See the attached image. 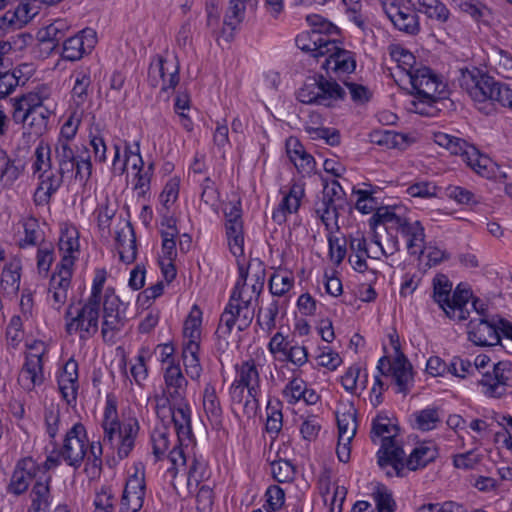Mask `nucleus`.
<instances>
[{"label": "nucleus", "mask_w": 512, "mask_h": 512, "mask_svg": "<svg viewBox=\"0 0 512 512\" xmlns=\"http://www.w3.org/2000/svg\"><path fill=\"white\" fill-rule=\"evenodd\" d=\"M460 85L476 103L477 109L485 115L495 112V102L512 110V89L488 75L480 74L479 71L462 72Z\"/></svg>", "instance_id": "obj_1"}, {"label": "nucleus", "mask_w": 512, "mask_h": 512, "mask_svg": "<svg viewBox=\"0 0 512 512\" xmlns=\"http://www.w3.org/2000/svg\"><path fill=\"white\" fill-rule=\"evenodd\" d=\"M239 278L236 282L229 303L220 317V332L221 335L231 334L232 329L237 325L239 331L247 329L253 318L254 310L250 307L252 302V295L246 297V290L244 289L245 281H247L248 271L243 265L239 264Z\"/></svg>", "instance_id": "obj_2"}, {"label": "nucleus", "mask_w": 512, "mask_h": 512, "mask_svg": "<svg viewBox=\"0 0 512 512\" xmlns=\"http://www.w3.org/2000/svg\"><path fill=\"white\" fill-rule=\"evenodd\" d=\"M101 426L103 445L117 449L119 458H126L134 447L138 433L137 422L121 423L118 419L116 404L107 400Z\"/></svg>", "instance_id": "obj_3"}, {"label": "nucleus", "mask_w": 512, "mask_h": 512, "mask_svg": "<svg viewBox=\"0 0 512 512\" xmlns=\"http://www.w3.org/2000/svg\"><path fill=\"white\" fill-rule=\"evenodd\" d=\"M452 291V283L444 274H439L433 279V298L443 309L445 314L454 320H466L469 317V300L472 293L469 289L458 285Z\"/></svg>", "instance_id": "obj_4"}, {"label": "nucleus", "mask_w": 512, "mask_h": 512, "mask_svg": "<svg viewBox=\"0 0 512 512\" xmlns=\"http://www.w3.org/2000/svg\"><path fill=\"white\" fill-rule=\"evenodd\" d=\"M397 427L390 423V419L383 416H377L373 421L372 434L377 437H381V447L377 453L378 464L380 467H384L388 464H392L396 470L398 477L404 476V463L405 451L402 447L397 445L395 436Z\"/></svg>", "instance_id": "obj_5"}, {"label": "nucleus", "mask_w": 512, "mask_h": 512, "mask_svg": "<svg viewBox=\"0 0 512 512\" xmlns=\"http://www.w3.org/2000/svg\"><path fill=\"white\" fill-rule=\"evenodd\" d=\"M345 94L336 80L317 74L306 79L297 91V99L308 105L333 107L336 102L344 99Z\"/></svg>", "instance_id": "obj_6"}, {"label": "nucleus", "mask_w": 512, "mask_h": 512, "mask_svg": "<svg viewBox=\"0 0 512 512\" xmlns=\"http://www.w3.org/2000/svg\"><path fill=\"white\" fill-rule=\"evenodd\" d=\"M409 82L419 103L432 106L446 97V84L429 67L419 65L409 76Z\"/></svg>", "instance_id": "obj_7"}, {"label": "nucleus", "mask_w": 512, "mask_h": 512, "mask_svg": "<svg viewBox=\"0 0 512 512\" xmlns=\"http://www.w3.org/2000/svg\"><path fill=\"white\" fill-rule=\"evenodd\" d=\"M69 305L65 313V330L69 335L79 333L81 339L94 336L98 331L100 304L87 300L81 307L73 311Z\"/></svg>", "instance_id": "obj_8"}, {"label": "nucleus", "mask_w": 512, "mask_h": 512, "mask_svg": "<svg viewBox=\"0 0 512 512\" xmlns=\"http://www.w3.org/2000/svg\"><path fill=\"white\" fill-rule=\"evenodd\" d=\"M236 378L234 382L247 388L248 398L243 404L244 413L250 417L255 415L259 406L260 375L255 361L250 359L235 366Z\"/></svg>", "instance_id": "obj_9"}, {"label": "nucleus", "mask_w": 512, "mask_h": 512, "mask_svg": "<svg viewBox=\"0 0 512 512\" xmlns=\"http://www.w3.org/2000/svg\"><path fill=\"white\" fill-rule=\"evenodd\" d=\"M88 438L85 426L75 423L65 434L60 456L75 469L82 465L87 454Z\"/></svg>", "instance_id": "obj_10"}, {"label": "nucleus", "mask_w": 512, "mask_h": 512, "mask_svg": "<svg viewBox=\"0 0 512 512\" xmlns=\"http://www.w3.org/2000/svg\"><path fill=\"white\" fill-rule=\"evenodd\" d=\"M377 369L381 375L392 374L398 393L406 395L409 392L413 382L412 366L403 353H399L393 362L386 356L380 358Z\"/></svg>", "instance_id": "obj_11"}, {"label": "nucleus", "mask_w": 512, "mask_h": 512, "mask_svg": "<svg viewBox=\"0 0 512 512\" xmlns=\"http://www.w3.org/2000/svg\"><path fill=\"white\" fill-rule=\"evenodd\" d=\"M223 211L229 249L235 257L240 258L244 255V232L240 203H229L225 205Z\"/></svg>", "instance_id": "obj_12"}, {"label": "nucleus", "mask_w": 512, "mask_h": 512, "mask_svg": "<svg viewBox=\"0 0 512 512\" xmlns=\"http://www.w3.org/2000/svg\"><path fill=\"white\" fill-rule=\"evenodd\" d=\"M484 394L500 398L506 393V387L512 385V364L508 361H500L493 365L492 372H486L479 380Z\"/></svg>", "instance_id": "obj_13"}, {"label": "nucleus", "mask_w": 512, "mask_h": 512, "mask_svg": "<svg viewBox=\"0 0 512 512\" xmlns=\"http://www.w3.org/2000/svg\"><path fill=\"white\" fill-rule=\"evenodd\" d=\"M382 8L395 28L407 34L415 35L420 30L418 16L415 11L401 5L397 0H380Z\"/></svg>", "instance_id": "obj_14"}, {"label": "nucleus", "mask_w": 512, "mask_h": 512, "mask_svg": "<svg viewBox=\"0 0 512 512\" xmlns=\"http://www.w3.org/2000/svg\"><path fill=\"white\" fill-rule=\"evenodd\" d=\"M48 472V468L40 467L31 457L20 460L12 474L9 491L15 495L23 494L29 487L30 482H35L39 475Z\"/></svg>", "instance_id": "obj_15"}, {"label": "nucleus", "mask_w": 512, "mask_h": 512, "mask_svg": "<svg viewBox=\"0 0 512 512\" xmlns=\"http://www.w3.org/2000/svg\"><path fill=\"white\" fill-rule=\"evenodd\" d=\"M97 42L96 32L91 28L83 29L74 36L64 40L62 57L68 61H78L90 53Z\"/></svg>", "instance_id": "obj_16"}, {"label": "nucleus", "mask_w": 512, "mask_h": 512, "mask_svg": "<svg viewBox=\"0 0 512 512\" xmlns=\"http://www.w3.org/2000/svg\"><path fill=\"white\" fill-rule=\"evenodd\" d=\"M168 407L171 419L174 424V430L177 435V442L186 447L193 442V433L191 427V409L184 400H171Z\"/></svg>", "instance_id": "obj_17"}, {"label": "nucleus", "mask_w": 512, "mask_h": 512, "mask_svg": "<svg viewBox=\"0 0 512 512\" xmlns=\"http://www.w3.org/2000/svg\"><path fill=\"white\" fill-rule=\"evenodd\" d=\"M499 329L494 321L474 319L468 324V338L477 346H493L500 342Z\"/></svg>", "instance_id": "obj_18"}, {"label": "nucleus", "mask_w": 512, "mask_h": 512, "mask_svg": "<svg viewBox=\"0 0 512 512\" xmlns=\"http://www.w3.org/2000/svg\"><path fill=\"white\" fill-rule=\"evenodd\" d=\"M296 45L304 52L310 53L314 58L324 57L334 48V40L323 35L320 30L301 33L296 37Z\"/></svg>", "instance_id": "obj_19"}, {"label": "nucleus", "mask_w": 512, "mask_h": 512, "mask_svg": "<svg viewBox=\"0 0 512 512\" xmlns=\"http://www.w3.org/2000/svg\"><path fill=\"white\" fill-rule=\"evenodd\" d=\"M145 493L144 475H132L126 482L120 508L129 512H138L143 506Z\"/></svg>", "instance_id": "obj_20"}, {"label": "nucleus", "mask_w": 512, "mask_h": 512, "mask_svg": "<svg viewBox=\"0 0 512 512\" xmlns=\"http://www.w3.org/2000/svg\"><path fill=\"white\" fill-rule=\"evenodd\" d=\"M52 477L48 472H43L34 483L30 494V506L27 512H48L52 503L51 495Z\"/></svg>", "instance_id": "obj_21"}, {"label": "nucleus", "mask_w": 512, "mask_h": 512, "mask_svg": "<svg viewBox=\"0 0 512 512\" xmlns=\"http://www.w3.org/2000/svg\"><path fill=\"white\" fill-rule=\"evenodd\" d=\"M322 68L326 71L332 70L336 73H351L356 68V61L353 53L339 48L334 41V48H329V53L325 56Z\"/></svg>", "instance_id": "obj_22"}, {"label": "nucleus", "mask_w": 512, "mask_h": 512, "mask_svg": "<svg viewBox=\"0 0 512 512\" xmlns=\"http://www.w3.org/2000/svg\"><path fill=\"white\" fill-rule=\"evenodd\" d=\"M66 176L62 175L59 169L55 173L50 170L39 174L40 183L34 193L35 203L37 205L49 203L51 196L61 187Z\"/></svg>", "instance_id": "obj_23"}, {"label": "nucleus", "mask_w": 512, "mask_h": 512, "mask_svg": "<svg viewBox=\"0 0 512 512\" xmlns=\"http://www.w3.org/2000/svg\"><path fill=\"white\" fill-rule=\"evenodd\" d=\"M43 363H40L35 356L25 361L18 375V384L25 391H32L36 386L44 382Z\"/></svg>", "instance_id": "obj_24"}, {"label": "nucleus", "mask_w": 512, "mask_h": 512, "mask_svg": "<svg viewBox=\"0 0 512 512\" xmlns=\"http://www.w3.org/2000/svg\"><path fill=\"white\" fill-rule=\"evenodd\" d=\"M303 195L304 189L300 185L293 184L289 192L279 203L278 207L273 211V221L277 224H283L286 221L288 214L297 212Z\"/></svg>", "instance_id": "obj_25"}, {"label": "nucleus", "mask_w": 512, "mask_h": 512, "mask_svg": "<svg viewBox=\"0 0 512 512\" xmlns=\"http://www.w3.org/2000/svg\"><path fill=\"white\" fill-rule=\"evenodd\" d=\"M400 208L397 207H381L377 208L376 212L370 219V226L375 227L378 224L386 225L388 229H395L402 233L406 226L411 222L407 217L402 216L397 212Z\"/></svg>", "instance_id": "obj_26"}, {"label": "nucleus", "mask_w": 512, "mask_h": 512, "mask_svg": "<svg viewBox=\"0 0 512 512\" xmlns=\"http://www.w3.org/2000/svg\"><path fill=\"white\" fill-rule=\"evenodd\" d=\"M116 244L122 262L130 264L135 261L137 256L136 236L130 222L116 233Z\"/></svg>", "instance_id": "obj_27"}, {"label": "nucleus", "mask_w": 512, "mask_h": 512, "mask_svg": "<svg viewBox=\"0 0 512 512\" xmlns=\"http://www.w3.org/2000/svg\"><path fill=\"white\" fill-rule=\"evenodd\" d=\"M165 384L168 388L169 398L171 400H184L187 380L184 377L180 365L170 362L164 372Z\"/></svg>", "instance_id": "obj_28"}, {"label": "nucleus", "mask_w": 512, "mask_h": 512, "mask_svg": "<svg viewBox=\"0 0 512 512\" xmlns=\"http://www.w3.org/2000/svg\"><path fill=\"white\" fill-rule=\"evenodd\" d=\"M119 299L116 296L105 295L103 303V323L102 335L106 338L109 331H119L123 326V321L118 311Z\"/></svg>", "instance_id": "obj_29"}, {"label": "nucleus", "mask_w": 512, "mask_h": 512, "mask_svg": "<svg viewBox=\"0 0 512 512\" xmlns=\"http://www.w3.org/2000/svg\"><path fill=\"white\" fill-rule=\"evenodd\" d=\"M286 151L290 160L300 172L310 173L314 169L315 161L312 155L306 152L303 145L295 138L286 142Z\"/></svg>", "instance_id": "obj_30"}, {"label": "nucleus", "mask_w": 512, "mask_h": 512, "mask_svg": "<svg viewBox=\"0 0 512 512\" xmlns=\"http://www.w3.org/2000/svg\"><path fill=\"white\" fill-rule=\"evenodd\" d=\"M71 25L65 19H57L49 25L41 28L37 33V39L41 43H52V49L58 47L69 32Z\"/></svg>", "instance_id": "obj_31"}, {"label": "nucleus", "mask_w": 512, "mask_h": 512, "mask_svg": "<svg viewBox=\"0 0 512 512\" xmlns=\"http://www.w3.org/2000/svg\"><path fill=\"white\" fill-rule=\"evenodd\" d=\"M401 234L407 238V249L411 255H424L425 233L420 221H411Z\"/></svg>", "instance_id": "obj_32"}, {"label": "nucleus", "mask_w": 512, "mask_h": 512, "mask_svg": "<svg viewBox=\"0 0 512 512\" xmlns=\"http://www.w3.org/2000/svg\"><path fill=\"white\" fill-rule=\"evenodd\" d=\"M436 457L437 450L434 445L421 444L413 449L406 462L403 461L404 468L407 467L411 471H416L434 461Z\"/></svg>", "instance_id": "obj_33"}, {"label": "nucleus", "mask_w": 512, "mask_h": 512, "mask_svg": "<svg viewBox=\"0 0 512 512\" xmlns=\"http://www.w3.org/2000/svg\"><path fill=\"white\" fill-rule=\"evenodd\" d=\"M54 156L60 173L72 176L74 163L78 158V155H76L72 148V144L56 142L54 145Z\"/></svg>", "instance_id": "obj_34"}, {"label": "nucleus", "mask_w": 512, "mask_h": 512, "mask_svg": "<svg viewBox=\"0 0 512 512\" xmlns=\"http://www.w3.org/2000/svg\"><path fill=\"white\" fill-rule=\"evenodd\" d=\"M203 407L204 411L210 421L211 425L219 426L222 422V408L220 401L216 394L215 387L208 383L205 386L203 393Z\"/></svg>", "instance_id": "obj_35"}, {"label": "nucleus", "mask_w": 512, "mask_h": 512, "mask_svg": "<svg viewBox=\"0 0 512 512\" xmlns=\"http://www.w3.org/2000/svg\"><path fill=\"white\" fill-rule=\"evenodd\" d=\"M74 259V257L63 256L60 264L57 265L58 271L55 272L50 279V291H59L60 289L68 291L71 283Z\"/></svg>", "instance_id": "obj_36"}, {"label": "nucleus", "mask_w": 512, "mask_h": 512, "mask_svg": "<svg viewBox=\"0 0 512 512\" xmlns=\"http://www.w3.org/2000/svg\"><path fill=\"white\" fill-rule=\"evenodd\" d=\"M172 437L173 433L164 424L154 428L151 434V442L153 447V455L156 461L162 460L167 456L169 453Z\"/></svg>", "instance_id": "obj_37"}, {"label": "nucleus", "mask_w": 512, "mask_h": 512, "mask_svg": "<svg viewBox=\"0 0 512 512\" xmlns=\"http://www.w3.org/2000/svg\"><path fill=\"white\" fill-rule=\"evenodd\" d=\"M199 350V343L192 342L183 345L182 358L185 372L192 380H198L202 372V366L198 357Z\"/></svg>", "instance_id": "obj_38"}, {"label": "nucleus", "mask_w": 512, "mask_h": 512, "mask_svg": "<svg viewBox=\"0 0 512 512\" xmlns=\"http://www.w3.org/2000/svg\"><path fill=\"white\" fill-rule=\"evenodd\" d=\"M156 64H162L164 69H161L162 91L170 88H175L179 82V65L175 58L168 59L159 56L156 59Z\"/></svg>", "instance_id": "obj_39"}, {"label": "nucleus", "mask_w": 512, "mask_h": 512, "mask_svg": "<svg viewBox=\"0 0 512 512\" xmlns=\"http://www.w3.org/2000/svg\"><path fill=\"white\" fill-rule=\"evenodd\" d=\"M1 289L9 296L16 295L20 287V266L10 263L4 267L0 276Z\"/></svg>", "instance_id": "obj_40"}, {"label": "nucleus", "mask_w": 512, "mask_h": 512, "mask_svg": "<svg viewBox=\"0 0 512 512\" xmlns=\"http://www.w3.org/2000/svg\"><path fill=\"white\" fill-rule=\"evenodd\" d=\"M389 53L392 60L397 63V66L405 72L408 77L419 67L416 63L415 56L400 45H391L389 47Z\"/></svg>", "instance_id": "obj_41"}, {"label": "nucleus", "mask_w": 512, "mask_h": 512, "mask_svg": "<svg viewBox=\"0 0 512 512\" xmlns=\"http://www.w3.org/2000/svg\"><path fill=\"white\" fill-rule=\"evenodd\" d=\"M454 4L474 20L487 23L491 17V10L479 0H453Z\"/></svg>", "instance_id": "obj_42"}, {"label": "nucleus", "mask_w": 512, "mask_h": 512, "mask_svg": "<svg viewBox=\"0 0 512 512\" xmlns=\"http://www.w3.org/2000/svg\"><path fill=\"white\" fill-rule=\"evenodd\" d=\"M202 323V312L201 310L194 305L184 322L183 334L187 339L186 343H199L198 340L200 338V327Z\"/></svg>", "instance_id": "obj_43"}, {"label": "nucleus", "mask_w": 512, "mask_h": 512, "mask_svg": "<svg viewBox=\"0 0 512 512\" xmlns=\"http://www.w3.org/2000/svg\"><path fill=\"white\" fill-rule=\"evenodd\" d=\"M417 4L419 11L431 19L440 23H444L449 19V10L439 0H417Z\"/></svg>", "instance_id": "obj_44"}, {"label": "nucleus", "mask_w": 512, "mask_h": 512, "mask_svg": "<svg viewBox=\"0 0 512 512\" xmlns=\"http://www.w3.org/2000/svg\"><path fill=\"white\" fill-rule=\"evenodd\" d=\"M59 249L63 256L74 257L72 254L79 249V232L74 226H65L61 229Z\"/></svg>", "instance_id": "obj_45"}, {"label": "nucleus", "mask_w": 512, "mask_h": 512, "mask_svg": "<svg viewBox=\"0 0 512 512\" xmlns=\"http://www.w3.org/2000/svg\"><path fill=\"white\" fill-rule=\"evenodd\" d=\"M271 474L279 483H290L295 479L296 467L288 460L278 459L270 464Z\"/></svg>", "instance_id": "obj_46"}, {"label": "nucleus", "mask_w": 512, "mask_h": 512, "mask_svg": "<svg viewBox=\"0 0 512 512\" xmlns=\"http://www.w3.org/2000/svg\"><path fill=\"white\" fill-rule=\"evenodd\" d=\"M51 112L45 107H37L30 111L28 126L31 128V133L40 136L48 129V122Z\"/></svg>", "instance_id": "obj_47"}, {"label": "nucleus", "mask_w": 512, "mask_h": 512, "mask_svg": "<svg viewBox=\"0 0 512 512\" xmlns=\"http://www.w3.org/2000/svg\"><path fill=\"white\" fill-rule=\"evenodd\" d=\"M279 312V303L273 300L266 308H260L257 314L256 323L266 332H271L276 326V316Z\"/></svg>", "instance_id": "obj_48"}, {"label": "nucleus", "mask_w": 512, "mask_h": 512, "mask_svg": "<svg viewBox=\"0 0 512 512\" xmlns=\"http://www.w3.org/2000/svg\"><path fill=\"white\" fill-rule=\"evenodd\" d=\"M21 174V170L15 165L5 150L0 149V179L6 184L15 182Z\"/></svg>", "instance_id": "obj_49"}, {"label": "nucleus", "mask_w": 512, "mask_h": 512, "mask_svg": "<svg viewBox=\"0 0 512 512\" xmlns=\"http://www.w3.org/2000/svg\"><path fill=\"white\" fill-rule=\"evenodd\" d=\"M435 143L446 148L451 154L460 156L470 146L465 140L445 133L435 134Z\"/></svg>", "instance_id": "obj_50"}, {"label": "nucleus", "mask_w": 512, "mask_h": 512, "mask_svg": "<svg viewBox=\"0 0 512 512\" xmlns=\"http://www.w3.org/2000/svg\"><path fill=\"white\" fill-rule=\"evenodd\" d=\"M416 427L422 431H429L436 428L440 422L437 408H426L414 414Z\"/></svg>", "instance_id": "obj_51"}, {"label": "nucleus", "mask_w": 512, "mask_h": 512, "mask_svg": "<svg viewBox=\"0 0 512 512\" xmlns=\"http://www.w3.org/2000/svg\"><path fill=\"white\" fill-rule=\"evenodd\" d=\"M338 208L339 205L327 204V202L316 203L315 212L330 232H332V225L338 229Z\"/></svg>", "instance_id": "obj_52"}, {"label": "nucleus", "mask_w": 512, "mask_h": 512, "mask_svg": "<svg viewBox=\"0 0 512 512\" xmlns=\"http://www.w3.org/2000/svg\"><path fill=\"white\" fill-rule=\"evenodd\" d=\"M35 161L33 163L34 172H49L52 168L51 148L48 144L41 142L35 149Z\"/></svg>", "instance_id": "obj_53"}, {"label": "nucleus", "mask_w": 512, "mask_h": 512, "mask_svg": "<svg viewBox=\"0 0 512 512\" xmlns=\"http://www.w3.org/2000/svg\"><path fill=\"white\" fill-rule=\"evenodd\" d=\"M294 279L289 273H274L269 280L270 292L275 296H282L293 286Z\"/></svg>", "instance_id": "obj_54"}, {"label": "nucleus", "mask_w": 512, "mask_h": 512, "mask_svg": "<svg viewBox=\"0 0 512 512\" xmlns=\"http://www.w3.org/2000/svg\"><path fill=\"white\" fill-rule=\"evenodd\" d=\"M17 86L15 74L10 73L8 66L4 65V58L0 56V98L11 94Z\"/></svg>", "instance_id": "obj_55"}, {"label": "nucleus", "mask_w": 512, "mask_h": 512, "mask_svg": "<svg viewBox=\"0 0 512 512\" xmlns=\"http://www.w3.org/2000/svg\"><path fill=\"white\" fill-rule=\"evenodd\" d=\"M280 402L273 405L271 402L267 405L266 431L277 435L282 429L283 415L280 409Z\"/></svg>", "instance_id": "obj_56"}, {"label": "nucleus", "mask_w": 512, "mask_h": 512, "mask_svg": "<svg viewBox=\"0 0 512 512\" xmlns=\"http://www.w3.org/2000/svg\"><path fill=\"white\" fill-rule=\"evenodd\" d=\"M445 194L459 204L473 205L479 203L475 194L464 187L449 185L445 189Z\"/></svg>", "instance_id": "obj_57"}, {"label": "nucleus", "mask_w": 512, "mask_h": 512, "mask_svg": "<svg viewBox=\"0 0 512 512\" xmlns=\"http://www.w3.org/2000/svg\"><path fill=\"white\" fill-rule=\"evenodd\" d=\"M23 338L22 320L19 316H13L6 328L7 345L15 349L22 342Z\"/></svg>", "instance_id": "obj_58"}, {"label": "nucleus", "mask_w": 512, "mask_h": 512, "mask_svg": "<svg viewBox=\"0 0 512 512\" xmlns=\"http://www.w3.org/2000/svg\"><path fill=\"white\" fill-rule=\"evenodd\" d=\"M49 88L42 85L37 87L35 91L29 92L18 100H20L29 110L36 109L37 107H44L43 102L49 98Z\"/></svg>", "instance_id": "obj_59"}, {"label": "nucleus", "mask_w": 512, "mask_h": 512, "mask_svg": "<svg viewBox=\"0 0 512 512\" xmlns=\"http://www.w3.org/2000/svg\"><path fill=\"white\" fill-rule=\"evenodd\" d=\"M245 15V4L243 0H230L229 7L224 19V24L234 28L239 24Z\"/></svg>", "instance_id": "obj_60"}, {"label": "nucleus", "mask_w": 512, "mask_h": 512, "mask_svg": "<svg viewBox=\"0 0 512 512\" xmlns=\"http://www.w3.org/2000/svg\"><path fill=\"white\" fill-rule=\"evenodd\" d=\"M80 122V117L77 116L76 113H73L61 127L60 134L56 142L72 144L71 142L78 131Z\"/></svg>", "instance_id": "obj_61"}, {"label": "nucleus", "mask_w": 512, "mask_h": 512, "mask_svg": "<svg viewBox=\"0 0 512 512\" xmlns=\"http://www.w3.org/2000/svg\"><path fill=\"white\" fill-rule=\"evenodd\" d=\"M25 236L23 238V245H36L40 239L43 238V233L39 227L38 221L35 218H28L23 223Z\"/></svg>", "instance_id": "obj_62"}, {"label": "nucleus", "mask_w": 512, "mask_h": 512, "mask_svg": "<svg viewBox=\"0 0 512 512\" xmlns=\"http://www.w3.org/2000/svg\"><path fill=\"white\" fill-rule=\"evenodd\" d=\"M305 388L306 383L302 379L294 378L284 388L282 394L289 404H295L301 400Z\"/></svg>", "instance_id": "obj_63"}, {"label": "nucleus", "mask_w": 512, "mask_h": 512, "mask_svg": "<svg viewBox=\"0 0 512 512\" xmlns=\"http://www.w3.org/2000/svg\"><path fill=\"white\" fill-rule=\"evenodd\" d=\"M378 512H395L396 503L392 494L385 488H379L374 494Z\"/></svg>", "instance_id": "obj_64"}]
</instances>
